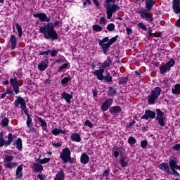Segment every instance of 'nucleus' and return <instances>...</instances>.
Segmentation results:
<instances>
[{"mask_svg": "<svg viewBox=\"0 0 180 180\" xmlns=\"http://www.w3.org/2000/svg\"><path fill=\"white\" fill-rule=\"evenodd\" d=\"M51 133L52 134H53V136H58L60 134H67V132L65 131L58 128H55L53 130H52Z\"/></svg>", "mask_w": 180, "mask_h": 180, "instance_id": "31", "label": "nucleus"}, {"mask_svg": "<svg viewBox=\"0 0 180 180\" xmlns=\"http://www.w3.org/2000/svg\"><path fill=\"white\" fill-rule=\"evenodd\" d=\"M84 125L87 126L88 127H89L90 129H92L94 127V124H92L89 120H86L84 122Z\"/></svg>", "mask_w": 180, "mask_h": 180, "instance_id": "50", "label": "nucleus"}, {"mask_svg": "<svg viewBox=\"0 0 180 180\" xmlns=\"http://www.w3.org/2000/svg\"><path fill=\"white\" fill-rule=\"evenodd\" d=\"M165 65L171 70V68L175 65V60H174V58H171Z\"/></svg>", "mask_w": 180, "mask_h": 180, "instance_id": "39", "label": "nucleus"}, {"mask_svg": "<svg viewBox=\"0 0 180 180\" xmlns=\"http://www.w3.org/2000/svg\"><path fill=\"white\" fill-rule=\"evenodd\" d=\"M163 83L165 84V86H168L169 81L168 80V79H165L163 80Z\"/></svg>", "mask_w": 180, "mask_h": 180, "instance_id": "62", "label": "nucleus"}, {"mask_svg": "<svg viewBox=\"0 0 180 180\" xmlns=\"http://www.w3.org/2000/svg\"><path fill=\"white\" fill-rule=\"evenodd\" d=\"M135 123H136V122L134 120L129 122V124L127 125V129H130V127H133L134 126Z\"/></svg>", "mask_w": 180, "mask_h": 180, "instance_id": "57", "label": "nucleus"}, {"mask_svg": "<svg viewBox=\"0 0 180 180\" xmlns=\"http://www.w3.org/2000/svg\"><path fill=\"white\" fill-rule=\"evenodd\" d=\"M116 95V89H113V87H109V96H115Z\"/></svg>", "mask_w": 180, "mask_h": 180, "instance_id": "47", "label": "nucleus"}, {"mask_svg": "<svg viewBox=\"0 0 180 180\" xmlns=\"http://www.w3.org/2000/svg\"><path fill=\"white\" fill-rule=\"evenodd\" d=\"M148 36L149 37H161V36H162V32H155V33H153V30H150L148 32Z\"/></svg>", "mask_w": 180, "mask_h": 180, "instance_id": "34", "label": "nucleus"}, {"mask_svg": "<svg viewBox=\"0 0 180 180\" xmlns=\"http://www.w3.org/2000/svg\"><path fill=\"white\" fill-rule=\"evenodd\" d=\"M80 162L81 164H84V165H86L88 162H89V156L86 153H84L80 157Z\"/></svg>", "mask_w": 180, "mask_h": 180, "instance_id": "26", "label": "nucleus"}, {"mask_svg": "<svg viewBox=\"0 0 180 180\" xmlns=\"http://www.w3.org/2000/svg\"><path fill=\"white\" fill-rule=\"evenodd\" d=\"M154 5H155V0H145L146 8L136 11L141 19L148 22V23H153V22H154V18L153 17V15L150 13V12L153 11Z\"/></svg>", "mask_w": 180, "mask_h": 180, "instance_id": "2", "label": "nucleus"}, {"mask_svg": "<svg viewBox=\"0 0 180 180\" xmlns=\"http://www.w3.org/2000/svg\"><path fill=\"white\" fill-rule=\"evenodd\" d=\"M13 143V134L12 133H9L8 135V140L5 141V138L4 137V132H0V147H9L11 144Z\"/></svg>", "mask_w": 180, "mask_h": 180, "instance_id": "10", "label": "nucleus"}, {"mask_svg": "<svg viewBox=\"0 0 180 180\" xmlns=\"http://www.w3.org/2000/svg\"><path fill=\"white\" fill-rule=\"evenodd\" d=\"M92 1L97 8H99L101 6V4H99V1H98V0H92Z\"/></svg>", "mask_w": 180, "mask_h": 180, "instance_id": "60", "label": "nucleus"}, {"mask_svg": "<svg viewBox=\"0 0 180 180\" xmlns=\"http://www.w3.org/2000/svg\"><path fill=\"white\" fill-rule=\"evenodd\" d=\"M66 68H68V63H64L63 65L58 67L57 72H63V70H66Z\"/></svg>", "mask_w": 180, "mask_h": 180, "instance_id": "41", "label": "nucleus"}, {"mask_svg": "<svg viewBox=\"0 0 180 180\" xmlns=\"http://www.w3.org/2000/svg\"><path fill=\"white\" fill-rule=\"evenodd\" d=\"M49 67V65L46 63L45 61L42 60L41 63L38 65V70L41 72L46 71Z\"/></svg>", "mask_w": 180, "mask_h": 180, "instance_id": "30", "label": "nucleus"}, {"mask_svg": "<svg viewBox=\"0 0 180 180\" xmlns=\"http://www.w3.org/2000/svg\"><path fill=\"white\" fill-rule=\"evenodd\" d=\"M33 18H38L41 22H46L47 23H44V26L39 27V33L44 34V39L49 40V41H56L58 40V33L54 29L63 25L60 20H56L53 22H50L51 20V17H47V15L44 13H34Z\"/></svg>", "mask_w": 180, "mask_h": 180, "instance_id": "1", "label": "nucleus"}, {"mask_svg": "<svg viewBox=\"0 0 180 180\" xmlns=\"http://www.w3.org/2000/svg\"><path fill=\"white\" fill-rule=\"evenodd\" d=\"M168 71L171 70L166 66V65H163L160 68V74H165L168 72Z\"/></svg>", "mask_w": 180, "mask_h": 180, "instance_id": "36", "label": "nucleus"}, {"mask_svg": "<svg viewBox=\"0 0 180 180\" xmlns=\"http://www.w3.org/2000/svg\"><path fill=\"white\" fill-rule=\"evenodd\" d=\"M72 158H71V155L67 156L63 160H62L63 164H67V162H70Z\"/></svg>", "mask_w": 180, "mask_h": 180, "instance_id": "52", "label": "nucleus"}, {"mask_svg": "<svg viewBox=\"0 0 180 180\" xmlns=\"http://www.w3.org/2000/svg\"><path fill=\"white\" fill-rule=\"evenodd\" d=\"M157 117L155 120H158V123L161 127H165V117H164V112L160 108L156 109Z\"/></svg>", "mask_w": 180, "mask_h": 180, "instance_id": "12", "label": "nucleus"}, {"mask_svg": "<svg viewBox=\"0 0 180 180\" xmlns=\"http://www.w3.org/2000/svg\"><path fill=\"white\" fill-rule=\"evenodd\" d=\"M61 98L64 99V101H65L68 103L70 104L71 103V99H72L73 98L72 93L70 94L65 91H63L61 94Z\"/></svg>", "mask_w": 180, "mask_h": 180, "instance_id": "20", "label": "nucleus"}, {"mask_svg": "<svg viewBox=\"0 0 180 180\" xmlns=\"http://www.w3.org/2000/svg\"><path fill=\"white\" fill-rule=\"evenodd\" d=\"M1 125L3 127H8V126H9V118L4 117L3 120H1Z\"/></svg>", "mask_w": 180, "mask_h": 180, "instance_id": "37", "label": "nucleus"}, {"mask_svg": "<svg viewBox=\"0 0 180 180\" xmlns=\"http://www.w3.org/2000/svg\"><path fill=\"white\" fill-rule=\"evenodd\" d=\"M64 178H65V174H64V170L60 169V172H58L53 180H64Z\"/></svg>", "mask_w": 180, "mask_h": 180, "instance_id": "29", "label": "nucleus"}, {"mask_svg": "<svg viewBox=\"0 0 180 180\" xmlns=\"http://www.w3.org/2000/svg\"><path fill=\"white\" fill-rule=\"evenodd\" d=\"M38 122L40 123V126L42 127L43 130H47V122L40 117H37Z\"/></svg>", "mask_w": 180, "mask_h": 180, "instance_id": "32", "label": "nucleus"}, {"mask_svg": "<svg viewBox=\"0 0 180 180\" xmlns=\"http://www.w3.org/2000/svg\"><path fill=\"white\" fill-rule=\"evenodd\" d=\"M6 95H10L11 96H15V93L12 89L7 87L6 89V92L1 94V99H4L6 97Z\"/></svg>", "mask_w": 180, "mask_h": 180, "instance_id": "25", "label": "nucleus"}, {"mask_svg": "<svg viewBox=\"0 0 180 180\" xmlns=\"http://www.w3.org/2000/svg\"><path fill=\"white\" fill-rule=\"evenodd\" d=\"M147 146H148V142L147 141L146 139L141 141V147H142V148H146Z\"/></svg>", "mask_w": 180, "mask_h": 180, "instance_id": "49", "label": "nucleus"}, {"mask_svg": "<svg viewBox=\"0 0 180 180\" xmlns=\"http://www.w3.org/2000/svg\"><path fill=\"white\" fill-rule=\"evenodd\" d=\"M10 84L13 87V91L15 95L20 94V86L23 85V81H19L17 77L10 79Z\"/></svg>", "mask_w": 180, "mask_h": 180, "instance_id": "8", "label": "nucleus"}, {"mask_svg": "<svg viewBox=\"0 0 180 180\" xmlns=\"http://www.w3.org/2000/svg\"><path fill=\"white\" fill-rule=\"evenodd\" d=\"M174 26H176V27H180V18L175 22Z\"/></svg>", "mask_w": 180, "mask_h": 180, "instance_id": "61", "label": "nucleus"}, {"mask_svg": "<svg viewBox=\"0 0 180 180\" xmlns=\"http://www.w3.org/2000/svg\"><path fill=\"white\" fill-rule=\"evenodd\" d=\"M172 94L173 95H180V84L174 85V88L172 89Z\"/></svg>", "mask_w": 180, "mask_h": 180, "instance_id": "33", "label": "nucleus"}, {"mask_svg": "<svg viewBox=\"0 0 180 180\" xmlns=\"http://www.w3.org/2000/svg\"><path fill=\"white\" fill-rule=\"evenodd\" d=\"M115 24L113 23H110L107 25V30H108V32H113V30H115Z\"/></svg>", "mask_w": 180, "mask_h": 180, "instance_id": "45", "label": "nucleus"}, {"mask_svg": "<svg viewBox=\"0 0 180 180\" xmlns=\"http://www.w3.org/2000/svg\"><path fill=\"white\" fill-rule=\"evenodd\" d=\"M13 146H15L18 151H22L23 148L22 139L21 138L17 139V140L13 143Z\"/></svg>", "mask_w": 180, "mask_h": 180, "instance_id": "23", "label": "nucleus"}, {"mask_svg": "<svg viewBox=\"0 0 180 180\" xmlns=\"http://www.w3.org/2000/svg\"><path fill=\"white\" fill-rule=\"evenodd\" d=\"M118 37L119 35H116L115 37L109 39V37H105L103 39L98 40V44L100 47H101L103 54H108L109 49H110V46L113 44V43H116V41H117Z\"/></svg>", "mask_w": 180, "mask_h": 180, "instance_id": "4", "label": "nucleus"}, {"mask_svg": "<svg viewBox=\"0 0 180 180\" xmlns=\"http://www.w3.org/2000/svg\"><path fill=\"white\" fill-rule=\"evenodd\" d=\"M69 155H71V150H70V148H65L63 149L62 153L60 155V158L63 160Z\"/></svg>", "mask_w": 180, "mask_h": 180, "instance_id": "19", "label": "nucleus"}, {"mask_svg": "<svg viewBox=\"0 0 180 180\" xmlns=\"http://www.w3.org/2000/svg\"><path fill=\"white\" fill-rule=\"evenodd\" d=\"M155 112L151 110H146L144 115H143L141 117V120H148V119H155L156 116Z\"/></svg>", "mask_w": 180, "mask_h": 180, "instance_id": "13", "label": "nucleus"}, {"mask_svg": "<svg viewBox=\"0 0 180 180\" xmlns=\"http://www.w3.org/2000/svg\"><path fill=\"white\" fill-rule=\"evenodd\" d=\"M105 8L106 9L107 19H112L113 13L117 11H120V7L116 4V0H105Z\"/></svg>", "mask_w": 180, "mask_h": 180, "instance_id": "5", "label": "nucleus"}, {"mask_svg": "<svg viewBox=\"0 0 180 180\" xmlns=\"http://www.w3.org/2000/svg\"><path fill=\"white\" fill-rule=\"evenodd\" d=\"M15 176L18 179H21L23 176V165H19L15 171Z\"/></svg>", "mask_w": 180, "mask_h": 180, "instance_id": "21", "label": "nucleus"}, {"mask_svg": "<svg viewBox=\"0 0 180 180\" xmlns=\"http://www.w3.org/2000/svg\"><path fill=\"white\" fill-rule=\"evenodd\" d=\"M13 161V156L6 155L4 158V166L5 167L6 169H13V168H16L18 167V162Z\"/></svg>", "mask_w": 180, "mask_h": 180, "instance_id": "9", "label": "nucleus"}, {"mask_svg": "<svg viewBox=\"0 0 180 180\" xmlns=\"http://www.w3.org/2000/svg\"><path fill=\"white\" fill-rule=\"evenodd\" d=\"M51 51L50 49H49L48 51H39V53H38V56H49V54H50Z\"/></svg>", "mask_w": 180, "mask_h": 180, "instance_id": "51", "label": "nucleus"}, {"mask_svg": "<svg viewBox=\"0 0 180 180\" xmlns=\"http://www.w3.org/2000/svg\"><path fill=\"white\" fill-rule=\"evenodd\" d=\"M109 112L111 115H117L122 112V108L119 105H115L110 108Z\"/></svg>", "mask_w": 180, "mask_h": 180, "instance_id": "22", "label": "nucleus"}, {"mask_svg": "<svg viewBox=\"0 0 180 180\" xmlns=\"http://www.w3.org/2000/svg\"><path fill=\"white\" fill-rule=\"evenodd\" d=\"M103 70H96L93 72L94 75H96L98 81H105L107 83L110 84L113 81V78L110 74L107 73V75H103Z\"/></svg>", "mask_w": 180, "mask_h": 180, "instance_id": "7", "label": "nucleus"}, {"mask_svg": "<svg viewBox=\"0 0 180 180\" xmlns=\"http://www.w3.org/2000/svg\"><path fill=\"white\" fill-rule=\"evenodd\" d=\"M99 25H106V19H105V17H101Z\"/></svg>", "mask_w": 180, "mask_h": 180, "instance_id": "56", "label": "nucleus"}, {"mask_svg": "<svg viewBox=\"0 0 180 180\" xmlns=\"http://www.w3.org/2000/svg\"><path fill=\"white\" fill-rule=\"evenodd\" d=\"M178 165V161L175 157L171 156L169 159V167L172 171V174L175 176H178L179 178L180 174L175 170V167Z\"/></svg>", "mask_w": 180, "mask_h": 180, "instance_id": "11", "label": "nucleus"}, {"mask_svg": "<svg viewBox=\"0 0 180 180\" xmlns=\"http://www.w3.org/2000/svg\"><path fill=\"white\" fill-rule=\"evenodd\" d=\"M11 50H15L18 46V38L14 34H11L10 37Z\"/></svg>", "mask_w": 180, "mask_h": 180, "instance_id": "17", "label": "nucleus"}, {"mask_svg": "<svg viewBox=\"0 0 180 180\" xmlns=\"http://www.w3.org/2000/svg\"><path fill=\"white\" fill-rule=\"evenodd\" d=\"M107 63L108 64H110H110H112L113 63V58H110V56H108L107 57Z\"/></svg>", "mask_w": 180, "mask_h": 180, "instance_id": "58", "label": "nucleus"}, {"mask_svg": "<svg viewBox=\"0 0 180 180\" xmlns=\"http://www.w3.org/2000/svg\"><path fill=\"white\" fill-rule=\"evenodd\" d=\"M50 158H45L44 159L38 158L37 159L36 162L41 165L47 164V162H50Z\"/></svg>", "mask_w": 180, "mask_h": 180, "instance_id": "35", "label": "nucleus"}, {"mask_svg": "<svg viewBox=\"0 0 180 180\" xmlns=\"http://www.w3.org/2000/svg\"><path fill=\"white\" fill-rule=\"evenodd\" d=\"M110 67V65L108 63V61H104L101 66L99 67L98 70H103V72H105V68H108Z\"/></svg>", "mask_w": 180, "mask_h": 180, "instance_id": "42", "label": "nucleus"}, {"mask_svg": "<svg viewBox=\"0 0 180 180\" xmlns=\"http://www.w3.org/2000/svg\"><path fill=\"white\" fill-rule=\"evenodd\" d=\"M127 34V36H130V34H133V30L131 28L127 27H126Z\"/></svg>", "mask_w": 180, "mask_h": 180, "instance_id": "55", "label": "nucleus"}, {"mask_svg": "<svg viewBox=\"0 0 180 180\" xmlns=\"http://www.w3.org/2000/svg\"><path fill=\"white\" fill-rule=\"evenodd\" d=\"M19 105H20V109H22V112H24L25 116H27V126L29 129L33 126V121L32 120V117H30V114H29V110L26 107V101L22 97L19 96L18 99L14 101V106L15 108H18Z\"/></svg>", "mask_w": 180, "mask_h": 180, "instance_id": "3", "label": "nucleus"}, {"mask_svg": "<svg viewBox=\"0 0 180 180\" xmlns=\"http://www.w3.org/2000/svg\"><path fill=\"white\" fill-rule=\"evenodd\" d=\"M94 32H102V27L99 25H93Z\"/></svg>", "mask_w": 180, "mask_h": 180, "instance_id": "46", "label": "nucleus"}, {"mask_svg": "<svg viewBox=\"0 0 180 180\" xmlns=\"http://www.w3.org/2000/svg\"><path fill=\"white\" fill-rule=\"evenodd\" d=\"M70 81H71V77H65L61 80V84H63V85H67V84H68Z\"/></svg>", "mask_w": 180, "mask_h": 180, "instance_id": "43", "label": "nucleus"}, {"mask_svg": "<svg viewBox=\"0 0 180 180\" xmlns=\"http://www.w3.org/2000/svg\"><path fill=\"white\" fill-rule=\"evenodd\" d=\"M110 174V169H107L103 171L102 176H105V179L108 180L109 179V174Z\"/></svg>", "mask_w": 180, "mask_h": 180, "instance_id": "44", "label": "nucleus"}, {"mask_svg": "<svg viewBox=\"0 0 180 180\" xmlns=\"http://www.w3.org/2000/svg\"><path fill=\"white\" fill-rule=\"evenodd\" d=\"M138 27H139V29H141L142 30H144L145 32H147V27L146 26V25L143 24V22H139L138 24Z\"/></svg>", "mask_w": 180, "mask_h": 180, "instance_id": "48", "label": "nucleus"}, {"mask_svg": "<svg viewBox=\"0 0 180 180\" xmlns=\"http://www.w3.org/2000/svg\"><path fill=\"white\" fill-rule=\"evenodd\" d=\"M52 57H56L58 54V51L53 49L49 53Z\"/></svg>", "mask_w": 180, "mask_h": 180, "instance_id": "54", "label": "nucleus"}, {"mask_svg": "<svg viewBox=\"0 0 180 180\" xmlns=\"http://www.w3.org/2000/svg\"><path fill=\"white\" fill-rule=\"evenodd\" d=\"M127 143L130 146H133V145L136 144V143H137V140H136L135 137L129 136V138L128 139Z\"/></svg>", "mask_w": 180, "mask_h": 180, "instance_id": "40", "label": "nucleus"}, {"mask_svg": "<svg viewBox=\"0 0 180 180\" xmlns=\"http://www.w3.org/2000/svg\"><path fill=\"white\" fill-rule=\"evenodd\" d=\"M32 169L34 172H39L40 174H41L44 167L43 165H41L40 163H34L32 165Z\"/></svg>", "mask_w": 180, "mask_h": 180, "instance_id": "27", "label": "nucleus"}, {"mask_svg": "<svg viewBox=\"0 0 180 180\" xmlns=\"http://www.w3.org/2000/svg\"><path fill=\"white\" fill-rule=\"evenodd\" d=\"M37 178L40 180H44V176L43 174H38Z\"/></svg>", "mask_w": 180, "mask_h": 180, "instance_id": "63", "label": "nucleus"}, {"mask_svg": "<svg viewBox=\"0 0 180 180\" xmlns=\"http://www.w3.org/2000/svg\"><path fill=\"white\" fill-rule=\"evenodd\" d=\"M15 27H16L17 32L18 33V37H22V36L23 34V31L22 30V26H20V25H19V23H16L15 24Z\"/></svg>", "mask_w": 180, "mask_h": 180, "instance_id": "38", "label": "nucleus"}, {"mask_svg": "<svg viewBox=\"0 0 180 180\" xmlns=\"http://www.w3.org/2000/svg\"><path fill=\"white\" fill-rule=\"evenodd\" d=\"M112 103H113V99L112 98H108L101 105V110L103 112H106L108 109L110 108L112 105Z\"/></svg>", "mask_w": 180, "mask_h": 180, "instance_id": "15", "label": "nucleus"}, {"mask_svg": "<svg viewBox=\"0 0 180 180\" xmlns=\"http://www.w3.org/2000/svg\"><path fill=\"white\" fill-rule=\"evenodd\" d=\"M159 169H160L161 171H164V172H166L167 175H173L172 172L169 169V165L168 163L162 162L159 165Z\"/></svg>", "mask_w": 180, "mask_h": 180, "instance_id": "14", "label": "nucleus"}, {"mask_svg": "<svg viewBox=\"0 0 180 180\" xmlns=\"http://www.w3.org/2000/svg\"><path fill=\"white\" fill-rule=\"evenodd\" d=\"M120 166L122 168H127L129 165V160H127V156L126 155H120V158L119 160Z\"/></svg>", "mask_w": 180, "mask_h": 180, "instance_id": "18", "label": "nucleus"}, {"mask_svg": "<svg viewBox=\"0 0 180 180\" xmlns=\"http://www.w3.org/2000/svg\"><path fill=\"white\" fill-rule=\"evenodd\" d=\"M172 150H174V151H179L180 150V143H177L174 145L172 148Z\"/></svg>", "mask_w": 180, "mask_h": 180, "instance_id": "53", "label": "nucleus"}, {"mask_svg": "<svg viewBox=\"0 0 180 180\" xmlns=\"http://www.w3.org/2000/svg\"><path fill=\"white\" fill-rule=\"evenodd\" d=\"M112 155H114L115 158H117V157H119L120 153L119 151L115 150L113 152Z\"/></svg>", "mask_w": 180, "mask_h": 180, "instance_id": "59", "label": "nucleus"}, {"mask_svg": "<svg viewBox=\"0 0 180 180\" xmlns=\"http://www.w3.org/2000/svg\"><path fill=\"white\" fill-rule=\"evenodd\" d=\"M53 147H56V148H59V147H61V143H53Z\"/></svg>", "mask_w": 180, "mask_h": 180, "instance_id": "64", "label": "nucleus"}, {"mask_svg": "<svg viewBox=\"0 0 180 180\" xmlns=\"http://www.w3.org/2000/svg\"><path fill=\"white\" fill-rule=\"evenodd\" d=\"M128 82L129 76H124V75H123L121 77L119 78L118 84L119 85H122V86H124V85H127Z\"/></svg>", "mask_w": 180, "mask_h": 180, "instance_id": "28", "label": "nucleus"}, {"mask_svg": "<svg viewBox=\"0 0 180 180\" xmlns=\"http://www.w3.org/2000/svg\"><path fill=\"white\" fill-rule=\"evenodd\" d=\"M70 139L72 141H75V143H81L82 139L81 138V135L79 133H73L70 136Z\"/></svg>", "mask_w": 180, "mask_h": 180, "instance_id": "24", "label": "nucleus"}, {"mask_svg": "<svg viewBox=\"0 0 180 180\" xmlns=\"http://www.w3.org/2000/svg\"><path fill=\"white\" fill-rule=\"evenodd\" d=\"M161 92H162L161 87H155L154 89L150 91V95L147 96L148 105H155V101L158 99L160 95H161Z\"/></svg>", "mask_w": 180, "mask_h": 180, "instance_id": "6", "label": "nucleus"}, {"mask_svg": "<svg viewBox=\"0 0 180 180\" xmlns=\"http://www.w3.org/2000/svg\"><path fill=\"white\" fill-rule=\"evenodd\" d=\"M172 8L176 15L180 13V0H173L172 1Z\"/></svg>", "mask_w": 180, "mask_h": 180, "instance_id": "16", "label": "nucleus"}]
</instances>
